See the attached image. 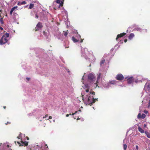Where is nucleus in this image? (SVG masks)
<instances>
[{"label": "nucleus", "mask_w": 150, "mask_h": 150, "mask_svg": "<svg viewBox=\"0 0 150 150\" xmlns=\"http://www.w3.org/2000/svg\"><path fill=\"white\" fill-rule=\"evenodd\" d=\"M98 98H94L93 96H87V97L85 98H83L85 104L86 105H91L93 103H94L96 100L98 101Z\"/></svg>", "instance_id": "nucleus-1"}, {"label": "nucleus", "mask_w": 150, "mask_h": 150, "mask_svg": "<svg viewBox=\"0 0 150 150\" xmlns=\"http://www.w3.org/2000/svg\"><path fill=\"white\" fill-rule=\"evenodd\" d=\"M9 36L8 33H6L4 35L0 40V44L2 45L6 43L8 41V38Z\"/></svg>", "instance_id": "nucleus-2"}, {"label": "nucleus", "mask_w": 150, "mask_h": 150, "mask_svg": "<svg viewBox=\"0 0 150 150\" xmlns=\"http://www.w3.org/2000/svg\"><path fill=\"white\" fill-rule=\"evenodd\" d=\"M144 89L147 93H150V80L148 81L146 83L144 86Z\"/></svg>", "instance_id": "nucleus-3"}, {"label": "nucleus", "mask_w": 150, "mask_h": 150, "mask_svg": "<svg viewBox=\"0 0 150 150\" xmlns=\"http://www.w3.org/2000/svg\"><path fill=\"white\" fill-rule=\"evenodd\" d=\"M88 80L90 81V82L93 81L95 80V76L92 73H90L88 75Z\"/></svg>", "instance_id": "nucleus-4"}, {"label": "nucleus", "mask_w": 150, "mask_h": 150, "mask_svg": "<svg viewBox=\"0 0 150 150\" xmlns=\"http://www.w3.org/2000/svg\"><path fill=\"white\" fill-rule=\"evenodd\" d=\"M43 27V25L42 23L40 22H39L37 24L36 27L35 28L34 30L35 31H37L40 29H41Z\"/></svg>", "instance_id": "nucleus-5"}, {"label": "nucleus", "mask_w": 150, "mask_h": 150, "mask_svg": "<svg viewBox=\"0 0 150 150\" xmlns=\"http://www.w3.org/2000/svg\"><path fill=\"white\" fill-rule=\"evenodd\" d=\"M124 78L123 76L121 74H118L116 77V79L118 81H122Z\"/></svg>", "instance_id": "nucleus-6"}, {"label": "nucleus", "mask_w": 150, "mask_h": 150, "mask_svg": "<svg viewBox=\"0 0 150 150\" xmlns=\"http://www.w3.org/2000/svg\"><path fill=\"white\" fill-rule=\"evenodd\" d=\"M127 81L128 83H132L134 81V79L132 76L130 77L127 79Z\"/></svg>", "instance_id": "nucleus-7"}, {"label": "nucleus", "mask_w": 150, "mask_h": 150, "mask_svg": "<svg viewBox=\"0 0 150 150\" xmlns=\"http://www.w3.org/2000/svg\"><path fill=\"white\" fill-rule=\"evenodd\" d=\"M146 117V115L144 114H142L141 115V113H139L137 115V118L138 119H143L144 118Z\"/></svg>", "instance_id": "nucleus-8"}, {"label": "nucleus", "mask_w": 150, "mask_h": 150, "mask_svg": "<svg viewBox=\"0 0 150 150\" xmlns=\"http://www.w3.org/2000/svg\"><path fill=\"white\" fill-rule=\"evenodd\" d=\"M126 34V33H120L119 34H118L117 37V38H116V40H117L119 38H121L123 36L125 35Z\"/></svg>", "instance_id": "nucleus-9"}, {"label": "nucleus", "mask_w": 150, "mask_h": 150, "mask_svg": "<svg viewBox=\"0 0 150 150\" xmlns=\"http://www.w3.org/2000/svg\"><path fill=\"white\" fill-rule=\"evenodd\" d=\"M56 3L59 4V8L60 6H63V2L61 0H57L56 1Z\"/></svg>", "instance_id": "nucleus-10"}, {"label": "nucleus", "mask_w": 150, "mask_h": 150, "mask_svg": "<svg viewBox=\"0 0 150 150\" xmlns=\"http://www.w3.org/2000/svg\"><path fill=\"white\" fill-rule=\"evenodd\" d=\"M21 142L22 144V146H27L28 144V142L26 141L23 142L22 140H21Z\"/></svg>", "instance_id": "nucleus-11"}, {"label": "nucleus", "mask_w": 150, "mask_h": 150, "mask_svg": "<svg viewBox=\"0 0 150 150\" xmlns=\"http://www.w3.org/2000/svg\"><path fill=\"white\" fill-rule=\"evenodd\" d=\"M134 36V35L133 33H131L128 36V38L129 40L132 39Z\"/></svg>", "instance_id": "nucleus-12"}, {"label": "nucleus", "mask_w": 150, "mask_h": 150, "mask_svg": "<svg viewBox=\"0 0 150 150\" xmlns=\"http://www.w3.org/2000/svg\"><path fill=\"white\" fill-rule=\"evenodd\" d=\"M18 7V6H14L11 9L10 11V14L11 15L12 14L13 11H14V10L16 8H17Z\"/></svg>", "instance_id": "nucleus-13"}, {"label": "nucleus", "mask_w": 150, "mask_h": 150, "mask_svg": "<svg viewBox=\"0 0 150 150\" xmlns=\"http://www.w3.org/2000/svg\"><path fill=\"white\" fill-rule=\"evenodd\" d=\"M138 129L139 132L141 133H143L144 132V130L143 129L140 127H138Z\"/></svg>", "instance_id": "nucleus-14"}, {"label": "nucleus", "mask_w": 150, "mask_h": 150, "mask_svg": "<svg viewBox=\"0 0 150 150\" xmlns=\"http://www.w3.org/2000/svg\"><path fill=\"white\" fill-rule=\"evenodd\" d=\"M85 54L86 55H88L90 54V52H89L88 50V49L87 48H85Z\"/></svg>", "instance_id": "nucleus-15"}, {"label": "nucleus", "mask_w": 150, "mask_h": 150, "mask_svg": "<svg viewBox=\"0 0 150 150\" xmlns=\"http://www.w3.org/2000/svg\"><path fill=\"white\" fill-rule=\"evenodd\" d=\"M145 133L146 134L147 137L148 138H150V133H149L147 131H145Z\"/></svg>", "instance_id": "nucleus-16"}, {"label": "nucleus", "mask_w": 150, "mask_h": 150, "mask_svg": "<svg viewBox=\"0 0 150 150\" xmlns=\"http://www.w3.org/2000/svg\"><path fill=\"white\" fill-rule=\"evenodd\" d=\"M72 40L74 42H77L79 41V40L76 39L74 36H73L72 37Z\"/></svg>", "instance_id": "nucleus-17"}, {"label": "nucleus", "mask_w": 150, "mask_h": 150, "mask_svg": "<svg viewBox=\"0 0 150 150\" xmlns=\"http://www.w3.org/2000/svg\"><path fill=\"white\" fill-rule=\"evenodd\" d=\"M4 16H3L2 18H0V22L3 25L4 23V22L3 20V18Z\"/></svg>", "instance_id": "nucleus-18"}, {"label": "nucleus", "mask_w": 150, "mask_h": 150, "mask_svg": "<svg viewBox=\"0 0 150 150\" xmlns=\"http://www.w3.org/2000/svg\"><path fill=\"white\" fill-rule=\"evenodd\" d=\"M64 35L65 36H67L68 34V30H67L66 31H64Z\"/></svg>", "instance_id": "nucleus-19"}, {"label": "nucleus", "mask_w": 150, "mask_h": 150, "mask_svg": "<svg viewBox=\"0 0 150 150\" xmlns=\"http://www.w3.org/2000/svg\"><path fill=\"white\" fill-rule=\"evenodd\" d=\"M34 6V5L33 4H30V5L29 8L30 9H31L33 8Z\"/></svg>", "instance_id": "nucleus-20"}, {"label": "nucleus", "mask_w": 150, "mask_h": 150, "mask_svg": "<svg viewBox=\"0 0 150 150\" xmlns=\"http://www.w3.org/2000/svg\"><path fill=\"white\" fill-rule=\"evenodd\" d=\"M105 62V60L104 59H102L101 61L100 62V65H102Z\"/></svg>", "instance_id": "nucleus-21"}, {"label": "nucleus", "mask_w": 150, "mask_h": 150, "mask_svg": "<svg viewBox=\"0 0 150 150\" xmlns=\"http://www.w3.org/2000/svg\"><path fill=\"white\" fill-rule=\"evenodd\" d=\"M127 146L126 144H123V149L124 150H126Z\"/></svg>", "instance_id": "nucleus-22"}, {"label": "nucleus", "mask_w": 150, "mask_h": 150, "mask_svg": "<svg viewBox=\"0 0 150 150\" xmlns=\"http://www.w3.org/2000/svg\"><path fill=\"white\" fill-rule=\"evenodd\" d=\"M147 104H146V105H148V107L149 108V107L150 106V100H149L148 101V102H147Z\"/></svg>", "instance_id": "nucleus-23"}, {"label": "nucleus", "mask_w": 150, "mask_h": 150, "mask_svg": "<svg viewBox=\"0 0 150 150\" xmlns=\"http://www.w3.org/2000/svg\"><path fill=\"white\" fill-rule=\"evenodd\" d=\"M91 94H92V95H95V92L94 91L91 92L89 94V96H91Z\"/></svg>", "instance_id": "nucleus-24"}, {"label": "nucleus", "mask_w": 150, "mask_h": 150, "mask_svg": "<svg viewBox=\"0 0 150 150\" xmlns=\"http://www.w3.org/2000/svg\"><path fill=\"white\" fill-rule=\"evenodd\" d=\"M47 33L46 32H45V31L43 32V35L44 36H47Z\"/></svg>", "instance_id": "nucleus-25"}, {"label": "nucleus", "mask_w": 150, "mask_h": 150, "mask_svg": "<svg viewBox=\"0 0 150 150\" xmlns=\"http://www.w3.org/2000/svg\"><path fill=\"white\" fill-rule=\"evenodd\" d=\"M100 76H101V74L100 73H99V75H98V77H97V79H98V80H99V79L100 78Z\"/></svg>", "instance_id": "nucleus-26"}, {"label": "nucleus", "mask_w": 150, "mask_h": 150, "mask_svg": "<svg viewBox=\"0 0 150 150\" xmlns=\"http://www.w3.org/2000/svg\"><path fill=\"white\" fill-rule=\"evenodd\" d=\"M85 87L86 88H87V89H88L89 88V86H88V84H87L85 85Z\"/></svg>", "instance_id": "nucleus-27"}, {"label": "nucleus", "mask_w": 150, "mask_h": 150, "mask_svg": "<svg viewBox=\"0 0 150 150\" xmlns=\"http://www.w3.org/2000/svg\"><path fill=\"white\" fill-rule=\"evenodd\" d=\"M98 80H99L97 79L96 82L95 83V84L96 85V86H98Z\"/></svg>", "instance_id": "nucleus-28"}, {"label": "nucleus", "mask_w": 150, "mask_h": 150, "mask_svg": "<svg viewBox=\"0 0 150 150\" xmlns=\"http://www.w3.org/2000/svg\"><path fill=\"white\" fill-rule=\"evenodd\" d=\"M21 4H22V5L25 4L26 3V2L25 1H23L22 2H21Z\"/></svg>", "instance_id": "nucleus-29"}, {"label": "nucleus", "mask_w": 150, "mask_h": 150, "mask_svg": "<svg viewBox=\"0 0 150 150\" xmlns=\"http://www.w3.org/2000/svg\"><path fill=\"white\" fill-rule=\"evenodd\" d=\"M144 112L146 114H147L148 112V111L147 110H145L144 111Z\"/></svg>", "instance_id": "nucleus-30"}, {"label": "nucleus", "mask_w": 150, "mask_h": 150, "mask_svg": "<svg viewBox=\"0 0 150 150\" xmlns=\"http://www.w3.org/2000/svg\"><path fill=\"white\" fill-rule=\"evenodd\" d=\"M21 2H18V5L19 6H20L21 5H22V4H21Z\"/></svg>", "instance_id": "nucleus-31"}, {"label": "nucleus", "mask_w": 150, "mask_h": 150, "mask_svg": "<svg viewBox=\"0 0 150 150\" xmlns=\"http://www.w3.org/2000/svg\"><path fill=\"white\" fill-rule=\"evenodd\" d=\"M136 30H137V31H140L141 30V29L140 28H137L136 29Z\"/></svg>", "instance_id": "nucleus-32"}, {"label": "nucleus", "mask_w": 150, "mask_h": 150, "mask_svg": "<svg viewBox=\"0 0 150 150\" xmlns=\"http://www.w3.org/2000/svg\"><path fill=\"white\" fill-rule=\"evenodd\" d=\"M10 123H11L10 122H7V123H5V124L7 125L8 124H10Z\"/></svg>", "instance_id": "nucleus-33"}, {"label": "nucleus", "mask_w": 150, "mask_h": 150, "mask_svg": "<svg viewBox=\"0 0 150 150\" xmlns=\"http://www.w3.org/2000/svg\"><path fill=\"white\" fill-rule=\"evenodd\" d=\"M71 115V113L69 114H67L66 115V117H68L69 116V115Z\"/></svg>", "instance_id": "nucleus-34"}, {"label": "nucleus", "mask_w": 150, "mask_h": 150, "mask_svg": "<svg viewBox=\"0 0 150 150\" xmlns=\"http://www.w3.org/2000/svg\"><path fill=\"white\" fill-rule=\"evenodd\" d=\"M136 148L138 150L139 148V146L138 145H136Z\"/></svg>", "instance_id": "nucleus-35"}, {"label": "nucleus", "mask_w": 150, "mask_h": 150, "mask_svg": "<svg viewBox=\"0 0 150 150\" xmlns=\"http://www.w3.org/2000/svg\"><path fill=\"white\" fill-rule=\"evenodd\" d=\"M1 10H0V12H1ZM0 18H2V16H1V13L0 14Z\"/></svg>", "instance_id": "nucleus-36"}, {"label": "nucleus", "mask_w": 150, "mask_h": 150, "mask_svg": "<svg viewBox=\"0 0 150 150\" xmlns=\"http://www.w3.org/2000/svg\"><path fill=\"white\" fill-rule=\"evenodd\" d=\"M35 18H38V16L37 14L35 15Z\"/></svg>", "instance_id": "nucleus-37"}, {"label": "nucleus", "mask_w": 150, "mask_h": 150, "mask_svg": "<svg viewBox=\"0 0 150 150\" xmlns=\"http://www.w3.org/2000/svg\"><path fill=\"white\" fill-rule=\"evenodd\" d=\"M89 90L88 89H86V92H89Z\"/></svg>", "instance_id": "nucleus-38"}, {"label": "nucleus", "mask_w": 150, "mask_h": 150, "mask_svg": "<svg viewBox=\"0 0 150 150\" xmlns=\"http://www.w3.org/2000/svg\"><path fill=\"white\" fill-rule=\"evenodd\" d=\"M25 138H26V139H27V140H29V137H25Z\"/></svg>", "instance_id": "nucleus-39"}, {"label": "nucleus", "mask_w": 150, "mask_h": 150, "mask_svg": "<svg viewBox=\"0 0 150 150\" xmlns=\"http://www.w3.org/2000/svg\"><path fill=\"white\" fill-rule=\"evenodd\" d=\"M127 41V39H125L124 40V42H126Z\"/></svg>", "instance_id": "nucleus-40"}, {"label": "nucleus", "mask_w": 150, "mask_h": 150, "mask_svg": "<svg viewBox=\"0 0 150 150\" xmlns=\"http://www.w3.org/2000/svg\"><path fill=\"white\" fill-rule=\"evenodd\" d=\"M147 126V125H146V124H145L144 125V127H146Z\"/></svg>", "instance_id": "nucleus-41"}, {"label": "nucleus", "mask_w": 150, "mask_h": 150, "mask_svg": "<svg viewBox=\"0 0 150 150\" xmlns=\"http://www.w3.org/2000/svg\"><path fill=\"white\" fill-rule=\"evenodd\" d=\"M26 79L28 80V81H29L30 79V78H28V77H27L26 78Z\"/></svg>", "instance_id": "nucleus-42"}, {"label": "nucleus", "mask_w": 150, "mask_h": 150, "mask_svg": "<svg viewBox=\"0 0 150 150\" xmlns=\"http://www.w3.org/2000/svg\"><path fill=\"white\" fill-rule=\"evenodd\" d=\"M47 116H48V115H45V117H43V118H46L47 117Z\"/></svg>", "instance_id": "nucleus-43"}, {"label": "nucleus", "mask_w": 150, "mask_h": 150, "mask_svg": "<svg viewBox=\"0 0 150 150\" xmlns=\"http://www.w3.org/2000/svg\"><path fill=\"white\" fill-rule=\"evenodd\" d=\"M145 99H144V100H143V101H142V103H143V104L144 103V102H145Z\"/></svg>", "instance_id": "nucleus-44"}, {"label": "nucleus", "mask_w": 150, "mask_h": 150, "mask_svg": "<svg viewBox=\"0 0 150 150\" xmlns=\"http://www.w3.org/2000/svg\"><path fill=\"white\" fill-rule=\"evenodd\" d=\"M0 29L1 30H3V28L1 27H0Z\"/></svg>", "instance_id": "nucleus-45"}, {"label": "nucleus", "mask_w": 150, "mask_h": 150, "mask_svg": "<svg viewBox=\"0 0 150 150\" xmlns=\"http://www.w3.org/2000/svg\"><path fill=\"white\" fill-rule=\"evenodd\" d=\"M49 119H52V117L51 116H49Z\"/></svg>", "instance_id": "nucleus-46"}, {"label": "nucleus", "mask_w": 150, "mask_h": 150, "mask_svg": "<svg viewBox=\"0 0 150 150\" xmlns=\"http://www.w3.org/2000/svg\"><path fill=\"white\" fill-rule=\"evenodd\" d=\"M17 142V143H18V144H20V142ZM20 146H21L22 145H20Z\"/></svg>", "instance_id": "nucleus-47"}, {"label": "nucleus", "mask_w": 150, "mask_h": 150, "mask_svg": "<svg viewBox=\"0 0 150 150\" xmlns=\"http://www.w3.org/2000/svg\"><path fill=\"white\" fill-rule=\"evenodd\" d=\"M83 40H81V41H80V42L81 43L83 42Z\"/></svg>", "instance_id": "nucleus-48"}, {"label": "nucleus", "mask_w": 150, "mask_h": 150, "mask_svg": "<svg viewBox=\"0 0 150 150\" xmlns=\"http://www.w3.org/2000/svg\"><path fill=\"white\" fill-rule=\"evenodd\" d=\"M17 138H18V139H20V137H19V136H18L17 137Z\"/></svg>", "instance_id": "nucleus-49"}, {"label": "nucleus", "mask_w": 150, "mask_h": 150, "mask_svg": "<svg viewBox=\"0 0 150 150\" xmlns=\"http://www.w3.org/2000/svg\"><path fill=\"white\" fill-rule=\"evenodd\" d=\"M77 113V111H75L74 112V113L75 114H76V113Z\"/></svg>", "instance_id": "nucleus-50"}, {"label": "nucleus", "mask_w": 150, "mask_h": 150, "mask_svg": "<svg viewBox=\"0 0 150 150\" xmlns=\"http://www.w3.org/2000/svg\"><path fill=\"white\" fill-rule=\"evenodd\" d=\"M71 114V115H75V113H72V114Z\"/></svg>", "instance_id": "nucleus-51"}, {"label": "nucleus", "mask_w": 150, "mask_h": 150, "mask_svg": "<svg viewBox=\"0 0 150 150\" xmlns=\"http://www.w3.org/2000/svg\"><path fill=\"white\" fill-rule=\"evenodd\" d=\"M3 108L4 109H5L6 108V106H4Z\"/></svg>", "instance_id": "nucleus-52"}, {"label": "nucleus", "mask_w": 150, "mask_h": 150, "mask_svg": "<svg viewBox=\"0 0 150 150\" xmlns=\"http://www.w3.org/2000/svg\"><path fill=\"white\" fill-rule=\"evenodd\" d=\"M7 147L8 148L9 147V145H7Z\"/></svg>", "instance_id": "nucleus-53"}, {"label": "nucleus", "mask_w": 150, "mask_h": 150, "mask_svg": "<svg viewBox=\"0 0 150 150\" xmlns=\"http://www.w3.org/2000/svg\"><path fill=\"white\" fill-rule=\"evenodd\" d=\"M45 146H46V148H48V146H47V144H46Z\"/></svg>", "instance_id": "nucleus-54"}, {"label": "nucleus", "mask_w": 150, "mask_h": 150, "mask_svg": "<svg viewBox=\"0 0 150 150\" xmlns=\"http://www.w3.org/2000/svg\"><path fill=\"white\" fill-rule=\"evenodd\" d=\"M79 35V37L80 38H81V36Z\"/></svg>", "instance_id": "nucleus-55"}, {"label": "nucleus", "mask_w": 150, "mask_h": 150, "mask_svg": "<svg viewBox=\"0 0 150 150\" xmlns=\"http://www.w3.org/2000/svg\"><path fill=\"white\" fill-rule=\"evenodd\" d=\"M79 119H79V118H77V120H78Z\"/></svg>", "instance_id": "nucleus-56"}, {"label": "nucleus", "mask_w": 150, "mask_h": 150, "mask_svg": "<svg viewBox=\"0 0 150 150\" xmlns=\"http://www.w3.org/2000/svg\"><path fill=\"white\" fill-rule=\"evenodd\" d=\"M83 78H82V79H83Z\"/></svg>", "instance_id": "nucleus-57"}]
</instances>
